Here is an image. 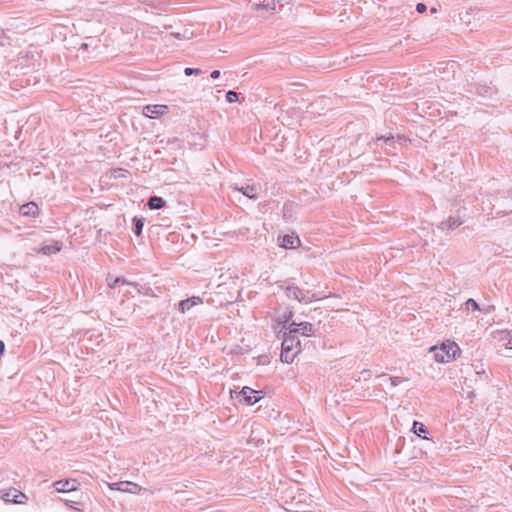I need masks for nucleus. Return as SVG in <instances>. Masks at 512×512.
I'll list each match as a JSON object with an SVG mask.
<instances>
[{
    "label": "nucleus",
    "mask_w": 512,
    "mask_h": 512,
    "mask_svg": "<svg viewBox=\"0 0 512 512\" xmlns=\"http://www.w3.org/2000/svg\"><path fill=\"white\" fill-rule=\"evenodd\" d=\"M296 330L297 328L288 327V331L280 330L278 332V338H282L280 359L287 364L292 363L296 355L301 351V343Z\"/></svg>",
    "instance_id": "nucleus-1"
},
{
    "label": "nucleus",
    "mask_w": 512,
    "mask_h": 512,
    "mask_svg": "<svg viewBox=\"0 0 512 512\" xmlns=\"http://www.w3.org/2000/svg\"><path fill=\"white\" fill-rule=\"evenodd\" d=\"M430 352L434 353V358L437 362L449 363L460 355L461 349L455 342L447 340L440 347L432 346Z\"/></svg>",
    "instance_id": "nucleus-2"
},
{
    "label": "nucleus",
    "mask_w": 512,
    "mask_h": 512,
    "mask_svg": "<svg viewBox=\"0 0 512 512\" xmlns=\"http://www.w3.org/2000/svg\"><path fill=\"white\" fill-rule=\"evenodd\" d=\"M258 393V391L248 386H244L241 391L238 392L236 398L239 402H244L245 404L252 406L261 399L260 396H257Z\"/></svg>",
    "instance_id": "nucleus-3"
},
{
    "label": "nucleus",
    "mask_w": 512,
    "mask_h": 512,
    "mask_svg": "<svg viewBox=\"0 0 512 512\" xmlns=\"http://www.w3.org/2000/svg\"><path fill=\"white\" fill-rule=\"evenodd\" d=\"M143 115L150 119H157L168 112V106L163 104H149L143 107Z\"/></svg>",
    "instance_id": "nucleus-4"
},
{
    "label": "nucleus",
    "mask_w": 512,
    "mask_h": 512,
    "mask_svg": "<svg viewBox=\"0 0 512 512\" xmlns=\"http://www.w3.org/2000/svg\"><path fill=\"white\" fill-rule=\"evenodd\" d=\"M111 490H118L121 492H127L131 494H138L142 488L136 483L130 481H120L117 483L109 484Z\"/></svg>",
    "instance_id": "nucleus-5"
},
{
    "label": "nucleus",
    "mask_w": 512,
    "mask_h": 512,
    "mask_svg": "<svg viewBox=\"0 0 512 512\" xmlns=\"http://www.w3.org/2000/svg\"><path fill=\"white\" fill-rule=\"evenodd\" d=\"M2 499L6 502L23 504L25 500H27V496L15 488H10L8 490L3 491Z\"/></svg>",
    "instance_id": "nucleus-6"
},
{
    "label": "nucleus",
    "mask_w": 512,
    "mask_h": 512,
    "mask_svg": "<svg viewBox=\"0 0 512 512\" xmlns=\"http://www.w3.org/2000/svg\"><path fill=\"white\" fill-rule=\"evenodd\" d=\"M278 241L279 245L285 249H295L301 245L299 237L294 233L279 236Z\"/></svg>",
    "instance_id": "nucleus-7"
},
{
    "label": "nucleus",
    "mask_w": 512,
    "mask_h": 512,
    "mask_svg": "<svg viewBox=\"0 0 512 512\" xmlns=\"http://www.w3.org/2000/svg\"><path fill=\"white\" fill-rule=\"evenodd\" d=\"M203 304V300L199 296H192L187 299L181 300L178 303V311L182 314L190 311L193 307Z\"/></svg>",
    "instance_id": "nucleus-8"
},
{
    "label": "nucleus",
    "mask_w": 512,
    "mask_h": 512,
    "mask_svg": "<svg viewBox=\"0 0 512 512\" xmlns=\"http://www.w3.org/2000/svg\"><path fill=\"white\" fill-rule=\"evenodd\" d=\"M53 486L55 487L57 492L65 493L70 491H75L77 489L78 483L74 479H64L56 481Z\"/></svg>",
    "instance_id": "nucleus-9"
},
{
    "label": "nucleus",
    "mask_w": 512,
    "mask_h": 512,
    "mask_svg": "<svg viewBox=\"0 0 512 512\" xmlns=\"http://www.w3.org/2000/svg\"><path fill=\"white\" fill-rule=\"evenodd\" d=\"M235 190L241 192L244 196L249 199L256 200L259 197V193L261 191L260 186L252 184V185H243L241 187H235Z\"/></svg>",
    "instance_id": "nucleus-10"
},
{
    "label": "nucleus",
    "mask_w": 512,
    "mask_h": 512,
    "mask_svg": "<svg viewBox=\"0 0 512 512\" xmlns=\"http://www.w3.org/2000/svg\"><path fill=\"white\" fill-rule=\"evenodd\" d=\"M285 294L289 299H294L298 302L307 301L305 293L299 287L294 285L286 286Z\"/></svg>",
    "instance_id": "nucleus-11"
},
{
    "label": "nucleus",
    "mask_w": 512,
    "mask_h": 512,
    "mask_svg": "<svg viewBox=\"0 0 512 512\" xmlns=\"http://www.w3.org/2000/svg\"><path fill=\"white\" fill-rule=\"evenodd\" d=\"M290 328H297V335L301 334L302 336L310 337L314 335L313 325L309 322H301L295 323L292 322L289 324Z\"/></svg>",
    "instance_id": "nucleus-12"
},
{
    "label": "nucleus",
    "mask_w": 512,
    "mask_h": 512,
    "mask_svg": "<svg viewBox=\"0 0 512 512\" xmlns=\"http://www.w3.org/2000/svg\"><path fill=\"white\" fill-rule=\"evenodd\" d=\"M463 221L458 216H450L447 220L442 221L439 225V229L444 230H454L458 228Z\"/></svg>",
    "instance_id": "nucleus-13"
},
{
    "label": "nucleus",
    "mask_w": 512,
    "mask_h": 512,
    "mask_svg": "<svg viewBox=\"0 0 512 512\" xmlns=\"http://www.w3.org/2000/svg\"><path fill=\"white\" fill-rule=\"evenodd\" d=\"M20 213L22 216L35 217L39 214V208L35 202H29L20 207Z\"/></svg>",
    "instance_id": "nucleus-14"
},
{
    "label": "nucleus",
    "mask_w": 512,
    "mask_h": 512,
    "mask_svg": "<svg viewBox=\"0 0 512 512\" xmlns=\"http://www.w3.org/2000/svg\"><path fill=\"white\" fill-rule=\"evenodd\" d=\"M62 244L55 241L50 244H45L41 247L40 252L44 255H53L61 250Z\"/></svg>",
    "instance_id": "nucleus-15"
},
{
    "label": "nucleus",
    "mask_w": 512,
    "mask_h": 512,
    "mask_svg": "<svg viewBox=\"0 0 512 512\" xmlns=\"http://www.w3.org/2000/svg\"><path fill=\"white\" fill-rule=\"evenodd\" d=\"M380 143H384L385 145L389 146V147H394V143H395V137L390 134L388 136H379L375 139H373L372 141L369 142V145L371 146L372 144H375L376 146H379Z\"/></svg>",
    "instance_id": "nucleus-16"
},
{
    "label": "nucleus",
    "mask_w": 512,
    "mask_h": 512,
    "mask_svg": "<svg viewBox=\"0 0 512 512\" xmlns=\"http://www.w3.org/2000/svg\"><path fill=\"white\" fill-rule=\"evenodd\" d=\"M166 201L160 196H151L147 201V206L151 210H158L165 207Z\"/></svg>",
    "instance_id": "nucleus-17"
},
{
    "label": "nucleus",
    "mask_w": 512,
    "mask_h": 512,
    "mask_svg": "<svg viewBox=\"0 0 512 512\" xmlns=\"http://www.w3.org/2000/svg\"><path fill=\"white\" fill-rule=\"evenodd\" d=\"M293 317L292 311H286L282 315H279L277 320L278 323L282 325V331H288L289 324H291V319Z\"/></svg>",
    "instance_id": "nucleus-18"
},
{
    "label": "nucleus",
    "mask_w": 512,
    "mask_h": 512,
    "mask_svg": "<svg viewBox=\"0 0 512 512\" xmlns=\"http://www.w3.org/2000/svg\"><path fill=\"white\" fill-rule=\"evenodd\" d=\"M412 430L417 436H419L423 439H428L427 438V434L429 433L428 429L422 422L414 421Z\"/></svg>",
    "instance_id": "nucleus-19"
},
{
    "label": "nucleus",
    "mask_w": 512,
    "mask_h": 512,
    "mask_svg": "<svg viewBox=\"0 0 512 512\" xmlns=\"http://www.w3.org/2000/svg\"><path fill=\"white\" fill-rule=\"evenodd\" d=\"M280 3V0H264L262 3L254 4L253 8L255 10L266 9V10H275L276 5Z\"/></svg>",
    "instance_id": "nucleus-20"
},
{
    "label": "nucleus",
    "mask_w": 512,
    "mask_h": 512,
    "mask_svg": "<svg viewBox=\"0 0 512 512\" xmlns=\"http://www.w3.org/2000/svg\"><path fill=\"white\" fill-rule=\"evenodd\" d=\"M144 227V219L139 217H134L132 219V230L136 236H140L142 234Z\"/></svg>",
    "instance_id": "nucleus-21"
},
{
    "label": "nucleus",
    "mask_w": 512,
    "mask_h": 512,
    "mask_svg": "<svg viewBox=\"0 0 512 512\" xmlns=\"http://www.w3.org/2000/svg\"><path fill=\"white\" fill-rule=\"evenodd\" d=\"M171 35L179 40H189L193 37V32L189 29H184L181 33L177 32Z\"/></svg>",
    "instance_id": "nucleus-22"
},
{
    "label": "nucleus",
    "mask_w": 512,
    "mask_h": 512,
    "mask_svg": "<svg viewBox=\"0 0 512 512\" xmlns=\"http://www.w3.org/2000/svg\"><path fill=\"white\" fill-rule=\"evenodd\" d=\"M107 281H108V285L111 288H115L116 286H118L120 284H129L124 278H121V277H115V278L108 277Z\"/></svg>",
    "instance_id": "nucleus-23"
},
{
    "label": "nucleus",
    "mask_w": 512,
    "mask_h": 512,
    "mask_svg": "<svg viewBox=\"0 0 512 512\" xmlns=\"http://www.w3.org/2000/svg\"><path fill=\"white\" fill-rule=\"evenodd\" d=\"M465 306H466V309L467 310H477V311H482V307H480V305L472 298H469L466 302H465Z\"/></svg>",
    "instance_id": "nucleus-24"
},
{
    "label": "nucleus",
    "mask_w": 512,
    "mask_h": 512,
    "mask_svg": "<svg viewBox=\"0 0 512 512\" xmlns=\"http://www.w3.org/2000/svg\"><path fill=\"white\" fill-rule=\"evenodd\" d=\"M184 73L186 76H191V75H201L203 72L202 70L198 69V68H185L184 70Z\"/></svg>",
    "instance_id": "nucleus-25"
},
{
    "label": "nucleus",
    "mask_w": 512,
    "mask_h": 512,
    "mask_svg": "<svg viewBox=\"0 0 512 512\" xmlns=\"http://www.w3.org/2000/svg\"><path fill=\"white\" fill-rule=\"evenodd\" d=\"M504 339H508V341L505 343V346L509 349H512V336L508 332H505L501 340Z\"/></svg>",
    "instance_id": "nucleus-26"
},
{
    "label": "nucleus",
    "mask_w": 512,
    "mask_h": 512,
    "mask_svg": "<svg viewBox=\"0 0 512 512\" xmlns=\"http://www.w3.org/2000/svg\"><path fill=\"white\" fill-rule=\"evenodd\" d=\"M389 380L391 381L392 386H398L400 383L404 381L403 378L397 376H390Z\"/></svg>",
    "instance_id": "nucleus-27"
},
{
    "label": "nucleus",
    "mask_w": 512,
    "mask_h": 512,
    "mask_svg": "<svg viewBox=\"0 0 512 512\" xmlns=\"http://www.w3.org/2000/svg\"><path fill=\"white\" fill-rule=\"evenodd\" d=\"M426 9H427V7H426V5L424 3H418L416 5V11L418 13H424L426 11Z\"/></svg>",
    "instance_id": "nucleus-28"
},
{
    "label": "nucleus",
    "mask_w": 512,
    "mask_h": 512,
    "mask_svg": "<svg viewBox=\"0 0 512 512\" xmlns=\"http://www.w3.org/2000/svg\"><path fill=\"white\" fill-rule=\"evenodd\" d=\"M495 307L493 305H489L487 307H482V311L481 312H484V313H491L492 311H494Z\"/></svg>",
    "instance_id": "nucleus-29"
},
{
    "label": "nucleus",
    "mask_w": 512,
    "mask_h": 512,
    "mask_svg": "<svg viewBox=\"0 0 512 512\" xmlns=\"http://www.w3.org/2000/svg\"><path fill=\"white\" fill-rule=\"evenodd\" d=\"M5 353V343L0 340V357H2Z\"/></svg>",
    "instance_id": "nucleus-30"
},
{
    "label": "nucleus",
    "mask_w": 512,
    "mask_h": 512,
    "mask_svg": "<svg viewBox=\"0 0 512 512\" xmlns=\"http://www.w3.org/2000/svg\"><path fill=\"white\" fill-rule=\"evenodd\" d=\"M210 76L213 79H217L220 76V71L219 70H214V71L211 72Z\"/></svg>",
    "instance_id": "nucleus-31"
},
{
    "label": "nucleus",
    "mask_w": 512,
    "mask_h": 512,
    "mask_svg": "<svg viewBox=\"0 0 512 512\" xmlns=\"http://www.w3.org/2000/svg\"><path fill=\"white\" fill-rule=\"evenodd\" d=\"M227 103H236L240 102L241 98H225Z\"/></svg>",
    "instance_id": "nucleus-32"
},
{
    "label": "nucleus",
    "mask_w": 512,
    "mask_h": 512,
    "mask_svg": "<svg viewBox=\"0 0 512 512\" xmlns=\"http://www.w3.org/2000/svg\"><path fill=\"white\" fill-rule=\"evenodd\" d=\"M225 96H238V94L233 90H229L226 92Z\"/></svg>",
    "instance_id": "nucleus-33"
},
{
    "label": "nucleus",
    "mask_w": 512,
    "mask_h": 512,
    "mask_svg": "<svg viewBox=\"0 0 512 512\" xmlns=\"http://www.w3.org/2000/svg\"><path fill=\"white\" fill-rule=\"evenodd\" d=\"M288 93H300V94H303L304 92L303 91H299V90H288L287 91Z\"/></svg>",
    "instance_id": "nucleus-34"
},
{
    "label": "nucleus",
    "mask_w": 512,
    "mask_h": 512,
    "mask_svg": "<svg viewBox=\"0 0 512 512\" xmlns=\"http://www.w3.org/2000/svg\"><path fill=\"white\" fill-rule=\"evenodd\" d=\"M294 0H280V2H284L285 4H291Z\"/></svg>",
    "instance_id": "nucleus-35"
},
{
    "label": "nucleus",
    "mask_w": 512,
    "mask_h": 512,
    "mask_svg": "<svg viewBox=\"0 0 512 512\" xmlns=\"http://www.w3.org/2000/svg\"><path fill=\"white\" fill-rule=\"evenodd\" d=\"M430 12H431L432 14H433V13H436V12H437V9L433 7V8H431V9H430Z\"/></svg>",
    "instance_id": "nucleus-36"
},
{
    "label": "nucleus",
    "mask_w": 512,
    "mask_h": 512,
    "mask_svg": "<svg viewBox=\"0 0 512 512\" xmlns=\"http://www.w3.org/2000/svg\"><path fill=\"white\" fill-rule=\"evenodd\" d=\"M481 373H484V371H476V374H481Z\"/></svg>",
    "instance_id": "nucleus-37"
},
{
    "label": "nucleus",
    "mask_w": 512,
    "mask_h": 512,
    "mask_svg": "<svg viewBox=\"0 0 512 512\" xmlns=\"http://www.w3.org/2000/svg\"><path fill=\"white\" fill-rule=\"evenodd\" d=\"M510 469L512 470V464L510 465Z\"/></svg>",
    "instance_id": "nucleus-38"
}]
</instances>
